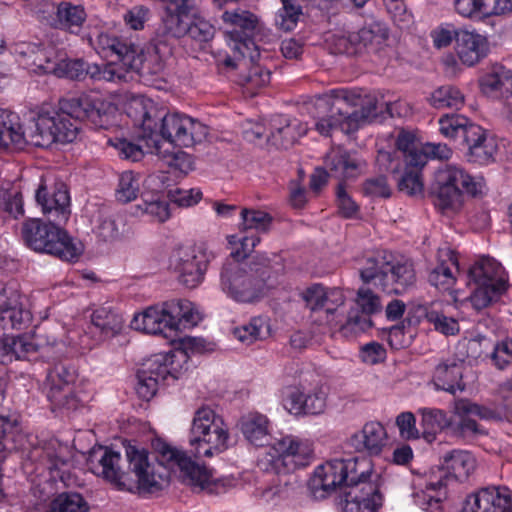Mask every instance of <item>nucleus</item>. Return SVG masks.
Masks as SVG:
<instances>
[{
	"label": "nucleus",
	"instance_id": "f257e3e1",
	"mask_svg": "<svg viewBox=\"0 0 512 512\" xmlns=\"http://www.w3.org/2000/svg\"><path fill=\"white\" fill-rule=\"evenodd\" d=\"M112 104L97 94H82L67 99L61 111L41 110L34 114V127L29 132L30 144L48 148L53 143H70L78 135L80 121H90L95 127L105 128L109 122Z\"/></svg>",
	"mask_w": 512,
	"mask_h": 512
},
{
	"label": "nucleus",
	"instance_id": "f03ea898",
	"mask_svg": "<svg viewBox=\"0 0 512 512\" xmlns=\"http://www.w3.org/2000/svg\"><path fill=\"white\" fill-rule=\"evenodd\" d=\"M156 450L158 468L149 463L148 452L145 449L133 445L125 448L129 470L135 474L141 492L155 493L162 490L169 483L168 470L176 469L180 471V476L186 484L201 490L209 486L210 471L192 461L185 452L166 443H158Z\"/></svg>",
	"mask_w": 512,
	"mask_h": 512
},
{
	"label": "nucleus",
	"instance_id": "7ed1b4c3",
	"mask_svg": "<svg viewBox=\"0 0 512 512\" xmlns=\"http://www.w3.org/2000/svg\"><path fill=\"white\" fill-rule=\"evenodd\" d=\"M142 138L151 154L161 153V139L170 144L191 147L208 135V127L200 121L180 113H166L150 107L142 117Z\"/></svg>",
	"mask_w": 512,
	"mask_h": 512
},
{
	"label": "nucleus",
	"instance_id": "20e7f679",
	"mask_svg": "<svg viewBox=\"0 0 512 512\" xmlns=\"http://www.w3.org/2000/svg\"><path fill=\"white\" fill-rule=\"evenodd\" d=\"M269 276L268 258L260 262L226 260L220 273V287L238 303H254L264 296Z\"/></svg>",
	"mask_w": 512,
	"mask_h": 512
},
{
	"label": "nucleus",
	"instance_id": "39448f33",
	"mask_svg": "<svg viewBox=\"0 0 512 512\" xmlns=\"http://www.w3.org/2000/svg\"><path fill=\"white\" fill-rule=\"evenodd\" d=\"M201 316L188 300H170L161 305L150 306L136 314L131 327L147 334H159L165 329L180 330L198 324Z\"/></svg>",
	"mask_w": 512,
	"mask_h": 512
},
{
	"label": "nucleus",
	"instance_id": "423d86ee",
	"mask_svg": "<svg viewBox=\"0 0 512 512\" xmlns=\"http://www.w3.org/2000/svg\"><path fill=\"white\" fill-rule=\"evenodd\" d=\"M91 44L101 56L119 55L132 72L141 77L159 75L164 70V62L157 53L145 54L137 40L100 32Z\"/></svg>",
	"mask_w": 512,
	"mask_h": 512
},
{
	"label": "nucleus",
	"instance_id": "0eeeda50",
	"mask_svg": "<svg viewBox=\"0 0 512 512\" xmlns=\"http://www.w3.org/2000/svg\"><path fill=\"white\" fill-rule=\"evenodd\" d=\"M359 274L364 284L373 283L387 294H402L416 282L412 261L391 262L384 252L367 257L359 269Z\"/></svg>",
	"mask_w": 512,
	"mask_h": 512
},
{
	"label": "nucleus",
	"instance_id": "6e6552de",
	"mask_svg": "<svg viewBox=\"0 0 512 512\" xmlns=\"http://www.w3.org/2000/svg\"><path fill=\"white\" fill-rule=\"evenodd\" d=\"M61 224L40 219H29L23 223L22 236L28 247L47 253L62 261H77L82 254L80 243H75Z\"/></svg>",
	"mask_w": 512,
	"mask_h": 512
},
{
	"label": "nucleus",
	"instance_id": "1a4fd4ad",
	"mask_svg": "<svg viewBox=\"0 0 512 512\" xmlns=\"http://www.w3.org/2000/svg\"><path fill=\"white\" fill-rule=\"evenodd\" d=\"M366 461L357 457L334 458L319 465L309 482L315 498L323 499L338 488H351L369 477Z\"/></svg>",
	"mask_w": 512,
	"mask_h": 512
},
{
	"label": "nucleus",
	"instance_id": "9d476101",
	"mask_svg": "<svg viewBox=\"0 0 512 512\" xmlns=\"http://www.w3.org/2000/svg\"><path fill=\"white\" fill-rule=\"evenodd\" d=\"M436 206L443 212L458 211L463 204V195L473 197L486 193V184L482 178L471 177L462 167L445 164L435 173Z\"/></svg>",
	"mask_w": 512,
	"mask_h": 512
},
{
	"label": "nucleus",
	"instance_id": "9b49d317",
	"mask_svg": "<svg viewBox=\"0 0 512 512\" xmlns=\"http://www.w3.org/2000/svg\"><path fill=\"white\" fill-rule=\"evenodd\" d=\"M476 460L465 450H452L445 454L440 467L433 471L422 492L421 506L428 512L440 509L442 490L452 481H464L474 471Z\"/></svg>",
	"mask_w": 512,
	"mask_h": 512
},
{
	"label": "nucleus",
	"instance_id": "f8f14e48",
	"mask_svg": "<svg viewBox=\"0 0 512 512\" xmlns=\"http://www.w3.org/2000/svg\"><path fill=\"white\" fill-rule=\"evenodd\" d=\"M396 104L379 100L373 94H361L358 90H333V111L346 113V121L342 123L346 134L353 133L365 123L372 122L380 117L384 110L394 116Z\"/></svg>",
	"mask_w": 512,
	"mask_h": 512
},
{
	"label": "nucleus",
	"instance_id": "ddd939ff",
	"mask_svg": "<svg viewBox=\"0 0 512 512\" xmlns=\"http://www.w3.org/2000/svg\"><path fill=\"white\" fill-rule=\"evenodd\" d=\"M228 440V427L214 410L204 406L195 412L190 430V445L196 458L212 457L225 451Z\"/></svg>",
	"mask_w": 512,
	"mask_h": 512
},
{
	"label": "nucleus",
	"instance_id": "4468645a",
	"mask_svg": "<svg viewBox=\"0 0 512 512\" xmlns=\"http://www.w3.org/2000/svg\"><path fill=\"white\" fill-rule=\"evenodd\" d=\"M469 284L474 285L470 295L473 308L481 311L498 301L508 288V276L502 265L495 259L483 257L468 273Z\"/></svg>",
	"mask_w": 512,
	"mask_h": 512
},
{
	"label": "nucleus",
	"instance_id": "2eb2a0df",
	"mask_svg": "<svg viewBox=\"0 0 512 512\" xmlns=\"http://www.w3.org/2000/svg\"><path fill=\"white\" fill-rule=\"evenodd\" d=\"M222 19L226 25L230 26L226 35L232 42V50L245 57L249 56L251 61L257 57L259 53L256 40L263 30L260 18L251 11L237 8L225 11Z\"/></svg>",
	"mask_w": 512,
	"mask_h": 512
},
{
	"label": "nucleus",
	"instance_id": "dca6fc26",
	"mask_svg": "<svg viewBox=\"0 0 512 512\" xmlns=\"http://www.w3.org/2000/svg\"><path fill=\"white\" fill-rule=\"evenodd\" d=\"M313 450L311 445L298 437L288 435L278 439L266 455V462L269 465L266 469L276 474H286L310 463Z\"/></svg>",
	"mask_w": 512,
	"mask_h": 512
},
{
	"label": "nucleus",
	"instance_id": "f3484780",
	"mask_svg": "<svg viewBox=\"0 0 512 512\" xmlns=\"http://www.w3.org/2000/svg\"><path fill=\"white\" fill-rule=\"evenodd\" d=\"M209 261V254L203 247L179 246L170 256V267L179 283L192 289L204 280Z\"/></svg>",
	"mask_w": 512,
	"mask_h": 512
},
{
	"label": "nucleus",
	"instance_id": "a211bd4d",
	"mask_svg": "<svg viewBox=\"0 0 512 512\" xmlns=\"http://www.w3.org/2000/svg\"><path fill=\"white\" fill-rule=\"evenodd\" d=\"M389 37V29L381 21H372L365 24L358 31L347 36H339L335 41L337 53L347 55H361L365 53H378L384 47Z\"/></svg>",
	"mask_w": 512,
	"mask_h": 512
},
{
	"label": "nucleus",
	"instance_id": "6ab92c4d",
	"mask_svg": "<svg viewBox=\"0 0 512 512\" xmlns=\"http://www.w3.org/2000/svg\"><path fill=\"white\" fill-rule=\"evenodd\" d=\"M181 345V348L174 351L154 355L147 361L141 371L149 373L160 384L165 383L168 378L177 379L182 369V363H186L188 360V350L191 352L199 351L202 346L201 339L193 337L184 338Z\"/></svg>",
	"mask_w": 512,
	"mask_h": 512
},
{
	"label": "nucleus",
	"instance_id": "aec40b11",
	"mask_svg": "<svg viewBox=\"0 0 512 512\" xmlns=\"http://www.w3.org/2000/svg\"><path fill=\"white\" fill-rule=\"evenodd\" d=\"M76 371L64 363H57L49 369L46 377L47 397L58 408L77 410L83 400L73 389Z\"/></svg>",
	"mask_w": 512,
	"mask_h": 512
},
{
	"label": "nucleus",
	"instance_id": "412c9836",
	"mask_svg": "<svg viewBox=\"0 0 512 512\" xmlns=\"http://www.w3.org/2000/svg\"><path fill=\"white\" fill-rule=\"evenodd\" d=\"M355 304L356 309L349 311L346 322L340 327L344 337H354L370 329L373 325L371 316L382 310L380 297L368 287L358 289Z\"/></svg>",
	"mask_w": 512,
	"mask_h": 512
},
{
	"label": "nucleus",
	"instance_id": "4be33fe9",
	"mask_svg": "<svg viewBox=\"0 0 512 512\" xmlns=\"http://www.w3.org/2000/svg\"><path fill=\"white\" fill-rule=\"evenodd\" d=\"M163 4V15L159 27V35L167 39H179L186 36L190 24V14L194 0H160Z\"/></svg>",
	"mask_w": 512,
	"mask_h": 512
},
{
	"label": "nucleus",
	"instance_id": "5701e85b",
	"mask_svg": "<svg viewBox=\"0 0 512 512\" xmlns=\"http://www.w3.org/2000/svg\"><path fill=\"white\" fill-rule=\"evenodd\" d=\"M453 413L459 420L452 422L451 431L454 435L462 438H473L486 434L485 429L471 416H478L481 419H489L493 416L492 410L465 398L455 400Z\"/></svg>",
	"mask_w": 512,
	"mask_h": 512
},
{
	"label": "nucleus",
	"instance_id": "b1692460",
	"mask_svg": "<svg viewBox=\"0 0 512 512\" xmlns=\"http://www.w3.org/2000/svg\"><path fill=\"white\" fill-rule=\"evenodd\" d=\"M21 296L12 284L0 282V332L22 329L31 320V314L23 308Z\"/></svg>",
	"mask_w": 512,
	"mask_h": 512
},
{
	"label": "nucleus",
	"instance_id": "393cba45",
	"mask_svg": "<svg viewBox=\"0 0 512 512\" xmlns=\"http://www.w3.org/2000/svg\"><path fill=\"white\" fill-rule=\"evenodd\" d=\"M462 512H512V498L506 487H486L468 496Z\"/></svg>",
	"mask_w": 512,
	"mask_h": 512
},
{
	"label": "nucleus",
	"instance_id": "a878e982",
	"mask_svg": "<svg viewBox=\"0 0 512 512\" xmlns=\"http://www.w3.org/2000/svg\"><path fill=\"white\" fill-rule=\"evenodd\" d=\"M36 202L48 216L49 221L56 224H65L70 216V197L63 184L57 186L52 193L47 191L44 184H40L35 194Z\"/></svg>",
	"mask_w": 512,
	"mask_h": 512
},
{
	"label": "nucleus",
	"instance_id": "bb28decb",
	"mask_svg": "<svg viewBox=\"0 0 512 512\" xmlns=\"http://www.w3.org/2000/svg\"><path fill=\"white\" fill-rule=\"evenodd\" d=\"M388 442V434L379 421H368L362 429L348 439L347 444L356 452L377 456L381 454Z\"/></svg>",
	"mask_w": 512,
	"mask_h": 512
},
{
	"label": "nucleus",
	"instance_id": "cd10ccee",
	"mask_svg": "<svg viewBox=\"0 0 512 512\" xmlns=\"http://www.w3.org/2000/svg\"><path fill=\"white\" fill-rule=\"evenodd\" d=\"M301 298L311 312L324 309L327 316L333 315L337 308L345 303V296L341 289L327 288L320 283H314L304 289Z\"/></svg>",
	"mask_w": 512,
	"mask_h": 512
},
{
	"label": "nucleus",
	"instance_id": "c85d7f7f",
	"mask_svg": "<svg viewBox=\"0 0 512 512\" xmlns=\"http://www.w3.org/2000/svg\"><path fill=\"white\" fill-rule=\"evenodd\" d=\"M344 497L343 512H374L382 505V495L367 479L345 491Z\"/></svg>",
	"mask_w": 512,
	"mask_h": 512
},
{
	"label": "nucleus",
	"instance_id": "c756f323",
	"mask_svg": "<svg viewBox=\"0 0 512 512\" xmlns=\"http://www.w3.org/2000/svg\"><path fill=\"white\" fill-rule=\"evenodd\" d=\"M463 371V361L455 357L442 359L435 366L431 381L436 390L455 395L457 391L463 392L466 388Z\"/></svg>",
	"mask_w": 512,
	"mask_h": 512
},
{
	"label": "nucleus",
	"instance_id": "7c9ffc66",
	"mask_svg": "<svg viewBox=\"0 0 512 512\" xmlns=\"http://www.w3.org/2000/svg\"><path fill=\"white\" fill-rule=\"evenodd\" d=\"M467 146L470 160L479 164H487L493 158L496 145L492 139L487 138L486 131L468 119L461 137Z\"/></svg>",
	"mask_w": 512,
	"mask_h": 512
},
{
	"label": "nucleus",
	"instance_id": "2f4dec72",
	"mask_svg": "<svg viewBox=\"0 0 512 512\" xmlns=\"http://www.w3.org/2000/svg\"><path fill=\"white\" fill-rule=\"evenodd\" d=\"M455 52L463 64L473 66L487 56L489 43L476 32L459 30L455 33Z\"/></svg>",
	"mask_w": 512,
	"mask_h": 512
},
{
	"label": "nucleus",
	"instance_id": "473e14b6",
	"mask_svg": "<svg viewBox=\"0 0 512 512\" xmlns=\"http://www.w3.org/2000/svg\"><path fill=\"white\" fill-rule=\"evenodd\" d=\"M95 457L96 453H94L89 460L92 472L98 476H102L120 489H125L131 479L129 472L124 471L120 465V453L106 448L101 457L97 459V463L94 462Z\"/></svg>",
	"mask_w": 512,
	"mask_h": 512
},
{
	"label": "nucleus",
	"instance_id": "72a5a7b5",
	"mask_svg": "<svg viewBox=\"0 0 512 512\" xmlns=\"http://www.w3.org/2000/svg\"><path fill=\"white\" fill-rule=\"evenodd\" d=\"M306 132V126L299 120L279 115L270 121V133L267 135V141L276 148L287 149Z\"/></svg>",
	"mask_w": 512,
	"mask_h": 512
},
{
	"label": "nucleus",
	"instance_id": "f704fd0d",
	"mask_svg": "<svg viewBox=\"0 0 512 512\" xmlns=\"http://www.w3.org/2000/svg\"><path fill=\"white\" fill-rule=\"evenodd\" d=\"M34 127V115L31 117L29 125L24 129L18 114L0 109V144L8 146L14 144L23 147L30 144L29 132Z\"/></svg>",
	"mask_w": 512,
	"mask_h": 512
},
{
	"label": "nucleus",
	"instance_id": "c9c22d12",
	"mask_svg": "<svg viewBox=\"0 0 512 512\" xmlns=\"http://www.w3.org/2000/svg\"><path fill=\"white\" fill-rule=\"evenodd\" d=\"M325 165L329 175L339 180L356 178L360 173V163L341 146L333 147L326 154Z\"/></svg>",
	"mask_w": 512,
	"mask_h": 512
},
{
	"label": "nucleus",
	"instance_id": "e433bc0d",
	"mask_svg": "<svg viewBox=\"0 0 512 512\" xmlns=\"http://www.w3.org/2000/svg\"><path fill=\"white\" fill-rule=\"evenodd\" d=\"M484 94L493 98H508L512 95V71L495 64L480 78Z\"/></svg>",
	"mask_w": 512,
	"mask_h": 512
},
{
	"label": "nucleus",
	"instance_id": "4c0bfd02",
	"mask_svg": "<svg viewBox=\"0 0 512 512\" xmlns=\"http://www.w3.org/2000/svg\"><path fill=\"white\" fill-rule=\"evenodd\" d=\"M239 427L245 439L255 446H265L270 440V421L259 412H249L239 420Z\"/></svg>",
	"mask_w": 512,
	"mask_h": 512
},
{
	"label": "nucleus",
	"instance_id": "58836bf2",
	"mask_svg": "<svg viewBox=\"0 0 512 512\" xmlns=\"http://www.w3.org/2000/svg\"><path fill=\"white\" fill-rule=\"evenodd\" d=\"M452 268H458L456 255L449 249L441 250L439 264L429 273V283L439 290L448 291L456 281Z\"/></svg>",
	"mask_w": 512,
	"mask_h": 512
},
{
	"label": "nucleus",
	"instance_id": "ea45409f",
	"mask_svg": "<svg viewBox=\"0 0 512 512\" xmlns=\"http://www.w3.org/2000/svg\"><path fill=\"white\" fill-rule=\"evenodd\" d=\"M91 323L93 328L99 331L100 336L103 339H107L121 332L124 320L120 314L111 308L100 307L93 311Z\"/></svg>",
	"mask_w": 512,
	"mask_h": 512
},
{
	"label": "nucleus",
	"instance_id": "a19ab883",
	"mask_svg": "<svg viewBox=\"0 0 512 512\" xmlns=\"http://www.w3.org/2000/svg\"><path fill=\"white\" fill-rule=\"evenodd\" d=\"M19 53L28 59L27 64L33 67L38 74H53L56 68L54 52L35 44H27Z\"/></svg>",
	"mask_w": 512,
	"mask_h": 512
},
{
	"label": "nucleus",
	"instance_id": "79ce46f5",
	"mask_svg": "<svg viewBox=\"0 0 512 512\" xmlns=\"http://www.w3.org/2000/svg\"><path fill=\"white\" fill-rule=\"evenodd\" d=\"M395 150L403 158L404 163L413 165H425L427 163L426 153L419 148L414 134L401 131L396 140Z\"/></svg>",
	"mask_w": 512,
	"mask_h": 512
},
{
	"label": "nucleus",
	"instance_id": "37998d69",
	"mask_svg": "<svg viewBox=\"0 0 512 512\" xmlns=\"http://www.w3.org/2000/svg\"><path fill=\"white\" fill-rule=\"evenodd\" d=\"M86 12L81 5L61 2L57 6L56 17L61 28L71 33H78L86 20Z\"/></svg>",
	"mask_w": 512,
	"mask_h": 512
},
{
	"label": "nucleus",
	"instance_id": "c03bdc74",
	"mask_svg": "<svg viewBox=\"0 0 512 512\" xmlns=\"http://www.w3.org/2000/svg\"><path fill=\"white\" fill-rule=\"evenodd\" d=\"M233 335L240 342L250 345L269 335V323L265 317L255 316L247 323L235 327L233 329Z\"/></svg>",
	"mask_w": 512,
	"mask_h": 512
},
{
	"label": "nucleus",
	"instance_id": "a18cd8bd",
	"mask_svg": "<svg viewBox=\"0 0 512 512\" xmlns=\"http://www.w3.org/2000/svg\"><path fill=\"white\" fill-rule=\"evenodd\" d=\"M422 417L421 425L423 434L429 441L434 439L437 432L450 428L452 421L448 418L444 410L438 408H421L418 411Z\"/></svg>",
	"mask_w": 512,
	"mask_h": 512
},
{
	"label": "nucleus",
	"instance_id": "49530a36",
	"mask_svg": "<svg viewBox=\"0 0 512 512\" xmlns=\"http://www.w3.org/2000/svg\"><path fill=\"white\" fill-rule=\"evenodd\" d=\"M425 319L433 325L434 329L445 335H455L459 332L458 321L446 316L441 303H431L423 307Z\"/></svg>",
	"mask_w": 512,
	"mask_h": 512
},
{
	"label": "nucleus",
	"instance_id": "de8ad7c7",
	"mask_svg": "<svg viewBox=\"0 0 512 512\" xmlns=\"http://www.w3.org/2000/svg\"><path fill=\"white\" fill-rule=\"evenodd\" d=\"M248 72L241 74L239 77V84L245 90L254 95L257 90L267 86L270 83L271 72L269 69L263 67L259 63L248 62Z\"/></svg>",
	"mask_w": 512,
	"mask_h": 512
},
{
	"label": "nucleus",
	"instance_id": "09e8293b",
	"mask_svg": "<svg viewBox=\"0 0 512 512\" xmlns=\"http://www.w3.org/2000/svg\"><path fill=\"white\" fill-rule=\"evenodd\" d=\"M68 454V446L52 438L43 443L40 457L50 470H58L67 463Z\"/></svg>",
	"mask_w": 512,
	"mask_h": 512
},
{
	"label": "nucleus",
	"instance_id": "8fccbe9b",
	"mask_svg": "<svg viewBox=\"0 0 512 512\" xmlns=\"http://www.w3.org/2000/svg\"><path fill=\"white\" fill-rule=\"evenodd\" d=\"M429 101L436 109H459L464 104V95L457 87L444 85L433 91Z\"/></svg>",
	"mask_w": 512,
	"mask_h": 512
},
{
	"label": "nucleus",
	"instance_id": "3c124183",
	"mask_svg": "<svg viewBox=\"0 0 512 512\" xmlns=\"http://www.w3.org/2000/svg\"><path fill=\"white\" fill-rule=\"evenodd\" d=\"M404 172L398 179L399 191L409 195L417 196L423 193V182L421 179V170L425 165H413L404 163Z\"/></svg>",
	"mask_w": 512,
	"mask_h": 512
},
{
	"label": "nucleus",
	"instance_id": "603ef678",
	"mask_svg": "<svg viewBox=\"0 0 512 512\" xmlns=\"http://www.w3.org/2000/svg\"><path fill=\"white\" fill-rule=\"evenodd\" d=\"M241 219L240 228L245 232L250 231L256 235L266 232L272 223V217L268 213L246 208L241 211Z\"/></svg>",
	"mask_w": 512,
	"mask_h": 512
},
{
	"label": "nucleus",
	"instance_id": "864d4df0",
	"mask_svg": "<svg viewBox=\"0 0 512 512\" xmlns=\"http://www.w3.org/2000/svg\"><path fill=\"white\" fill-rule=\"evenodd\" d=\"M49 512H89V506L79 493H61L50 503Z\"/></svg>",
	"mask_w": 512,
	"mask_h": 512
},
{
	"label": "nucleus",
	"instance_id": "5fc2aeb1",
	"mask_svg": "<svg viewBox=\"0 0 512 512\" xmlns=\"http://www.w3.org/2000/svg\"><path fill=\"white\" fill-rule=\"evenodd\" d=\"M496 4V0H454L457 13L467 18L491 15L495 12Z\"/></svg>",
	"mask_w": 512,
	"mask_h": 512
},
{
	"label": "nucleus",
	"instance_id": "6e6d98bb",
	"mask_svg": "<svg viewBox=\"0 0 512 512\" xmlns=\"http://www.w3.org/2000/svg\"><path fill=\"white\" fill-rule=\"evenodd\" d=\"M140 188V177L132 171L123 172L116 190L117 200L128 203L136 199Z\"/></svg>",
	"mask_w": 512,
	"mask_h": 512
},
{
	"label": "nucleus",
	"instance_id": "4d7b16f0",
	"mask_svg": "<svg viewBox=\"0 0 512 512\" xmlns=\"http://www.w3.org/2000/svg\"><path fill=\"white\" fill-rule=\"evenodd\" d=\"M301 15L302 9L296 3L282 4L275 17L276 26L284 32H290L297 26Z\"/></svg>",
	"mask_w": 512,
	"mask_h": 512
},
{
	"label": "nucleus",
	"instance_id": "13d9d810",
	"mask_svg": "<svg viewBox=\"0 0 512 512\" xmlns=\"http://www.w3.org/2000/svg\"><path fill=\"white\" fill-rule=\"evenodd\" d=\"M259 241H260V238L254 233H251L250 235L244 236L239 239H237L236 236H230L229 243L235 244L238 242L239 247H237L231 251L230 258H228L227 260L246 262L245 259L253 251V249L259 243ZM262 258L263 257L259 258V260L257 262H260ZM248 262H253V261L249 260Z\"/></svg>",
	"mask_w": 512,
	"mask_h": 512
},
{
	"label": "nucleus",
	"instance_id": "bf43d9fd",
	"mask_svg": "<svg viewBox=\"0 0 512 512\" xmlns=\"http://www.w3.org/2000/svg\"><path fill=\"white\" fill-rule=\"evenodd\" d=\"M439 131L447 138H460L468 118L460 114H446L439 121Z\"/></svg>",
	"mask_w": 512,
	"mask_h": 512
},
{
	"label": "nucleus",
	"instance_id": "052dcab7",
	"mask_svg": "<svg viewBox=\"0 0 512 512\" xmlns=\"http://www.w3.org/2000/svg\"><path fill=\"white\" fill-rule=\"evenodd\" d=\"M331 95L333 96V91L331 92ZM327 104L330 107L329 115L326 117H321L316 121V130L324 136H329L330 133L336 129H339L346 134V131L342 127V123L346 121V113H343V115H341L335 110L333 111V99L331 100L330 103Z\"/></svg>",
	"mask_w": 512,
	"mask_h": 512
},
{
	"label": "nucleus",
	"instance_id": "680f3d73",
	"mask_svg": "<svg viewBox=\"0 0 512 512\" xmlns=\"http://www.w3.org/2000/svg\"><path fill=\"white\" fill-rule=\"evenodd\" d=\"M327 393L323 386H316L312 391L304 392L303 415H318L322 413L326 407Z\"/></svg>",
	"mask_w": 512,
	"mask_h": 512
},
{
	"label": "nucleus",
	"instance_id": "e2e57ef3",
	"mask_svg": "<svg viewBox=\"0 0 512 512\" xmlns=\"http://www.w3.org/2000/svg\"><path fill=\"white\" fill-rule=\"evenodd\" d=\"M10 360L28 359L35 354L38 346L25 336L7 337Z\"/></svg>",
	"mask_w": 512,
	"mask_h": 512
},
{
	"label": "nucleus",
	"instance_id": "0e129e2a",
	"mask_svg": "<svg viewBox=\"0 0 512 512\" xmlns=\"http://www.w3.org/2000/svg\"><path fill=\"white\" fill-rule=\"evenodd\" d=\"M85 62L81 59H61L56 61L54 75L71 80L83 79Z\"/></svg>",
	"mask_w": 512,
	"mask_h": 512
},
{
	"label": "nucleus",
	"instance_id": "69168bd1",
	"mask_svg": "<svg viewBox=\"0 0 512 512\" xmlns=\"http://www.w3.org/2000/svg\"><path fill=\"white\" fill-rule=\"evenodd\" d=\"M111 57H116V61H111L104 65V70L102 71V79L106 82H123L127 81L128 74L132 72V68H129L128 65H125L122 57L119 55H112Z\"/></svg>",
	"mask_w": 512,
	"mask_h": 512
},
{
	"label": "nucleus",
	"instance_id": "338daca9",
	"mask_svg": "<svg viewBox=\"0 0 512 512\" xmlns=\"http://www.w3.org/2000/svg\"><path fill=\"white\" fill-rule=\"evenodd\" d=\"M142 202L143 204H139L138 208L152 216L156 221L164 222L170 217L169 204L166 201L152 196L150 199L142 198Z\"/></svg>",
	"mask_w": 512,
	"mask_h": 512
},
{
	"label": "nucleus",
	"instance_id": "774afa93",
	"mask_svg": "<svg viewBox=\"0 0 512 512\" xmlns=\"http://www.w3.org/2000/svg\"><path fill=\"white\" fill-rule=\"evenodd\" d=\"M491 360L498 369H504L512 363V339L497 342L491 353Z\"/></svg>",
	"mask_w": 512,
	"mask_h": 512
}]
</instances>
